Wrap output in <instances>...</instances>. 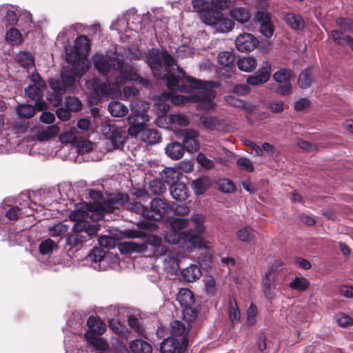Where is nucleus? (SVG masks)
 I'll list each match as a JSON object with an SVG mask.
<instances>
[{
  "mask_svg": "<svg viewBox=\"0 0 353 353\" xmlns=\"http://www.w3.org/2000/svg\"><path fill=\"white\" fill-rule=\"evenodd\" d=\"M183 83L181 85L180 92L190 93L194 89L201 90L202 93L194 96L195 102H203L208 104L210 103L216 97L215 88H219L221 84L214 81H202L197 79L192 76H186L184 73Z\"/></svg>",
  "mask_w": 353,
  "mask_h": 353,
  "instance_id": "obj_1",
  "label": "nucleus"
},
{
  "mask_svg": "<svg viewBox=\"0 0 353 353\" xmlns=\"http://www.w3.org/2000/svg\"><path fill=\"white\" fill-rule=\"evenodd\" d=\"M147 59L148 65L157 78H162L167 74L168 69L175 63L174 58L166 50L159 51L153 48L149 51Z\"/></svg>",
  "mask_w": 353,
  "mask_h": 353,
  "instance_id": "obj_2",
  "label": "nucleus"
},
{
  "mask_svg": "<svg viewBox=\"0 0 353 353\" xmlns=\"http://www.w3.org/2000/svg\"><path fill=\"white\" fill-rule=\"evenodd\" d=\"M137 208H142V215L145 219L160 221L173 210V206L165 199L155 198L150 202V209L145 208L141 203L135 204Z\"/></svg>",
  "mask_w": 353,
  "mask_h": 353,
  "instance_id": "obj_3",
  "label": "nucleus"
},
{
  "mask_svg": "<svg viewBox=\"0 0 353 353\" xmlns=\"http://www.w3.org/2000/svg\"><path fill=\"white\" fill-rule=\"evenodd\" d=\"M90 50L89 38L85 35L79 36L74 41V48L66 50V61L72 65H78L81 59L88 57Z\"/></svg>",
  "mask_w": 353,
  "mask_h": 353,
  "instance_id": "obj_4",
  "label": "nucleus"
},
{
  "mask_svg": "<svg viewBox=\"0 0 353 353\" xmlns=\"http://www.w3.org/2000/svg\"><path fill=\"white\" fill-rule=\"evenodd\" d=\"M92 59L94 68L103 75H107L111 70L117 71L123 63L122 59L102 54H94Z\"/></svg>",
  "mask_w": 353,
  "mask_h": 353,
  "instance_id": "obj_5",
  "label": "nucleus"
},
{
  "mask_svg": "<svg viewBox=\"0 0 353 353\" xmlns=\"http://www.w3.org/2000/svg\"><path fill=\"white\" fill-rule=\"evenodd\" d=\"M132 232L133 235L132 237L141 238L145 245L152 247L149 255L152 254L155 256H163L167 253L168 249L166 246L162 244L163 239L161 237L151 234H145L141 231H134Z\"/></svg>",
  "mask_w": 353,
  "mask_h": 353,
  "instance_id": "obj_6",
  "label": "nucleus"
},
{
  "mask_svg": "<svg viewBox=\"0 0 353 353\" xmlns=\"http://www.w3.org/2000/svg\"><path fill=\"white\" fill-rule=\"evenodd\" d=\"M188 339L183 336L181 339L169 336L161 343V353H185L188 345Z\"/></svg>",
  "mask_w": 353,
  "mask_h": 353,
  "instance_id": "obj_7",
  "label": "nucleus"
},
{
  "mask_svg": "<svg viewBox=\"0 0 353 353\" xmlns=\"http://www.w3.org/2000/svg\"><path fill=\"white\" fill-rule=\"evenodd\" d=\"M176 136L182 139V145L187 151L192 152L199 150V134L196 131L190 128L182 129L176 131Z\"/></svg>",
  "mask_w": 353,
  "mask_h": 353,
  "instance_id": "obj_8",
  "label": "nucleus"
},
{
  "mask_svg": "<svg viewBox=\"0 0 353 353\" xmlns=\"http://www.w3.org/2000/svg\"><path fill=\"white\" fill-rule=\"evenodd\" d=\"M272 65L268 61H263L255 75L249 76L246 82L253 86H259L267 83L270 78Z\"/></svg>",
  "mask_w": 353,
  "mask_h": 353,
  "instance_id": "obj_9",
  "label": "nucleus"
},
{
  "mask_svg": "<svg viewBox=\"0 0 353 353\" xmlns=\"http://www.w3.org/2000/svg\"><path fill=\"white\" fill-rule=\"evenodd\" d=\"M271 14L265 10H259L256 12L255 19L260 24L261 34L267 38H270L274 32V26L271 21Z\"/></svg>",
  "mask_w": 353,
  "mask_h": 353,
  "instance_id": "obj_10",
  "label": "nucleus"
},
{
  "mask_svg": "<svg viewBox=\"0 0 353 353\" xmlns=\"http://www.w3.org/2000/svg\"><path fill=\"white\" fill-rule=\"evenodd\" d=\"M258 44L259 40L251 33L240 34L235 40L236 49L242 52L252 51Z\"/></svg>",
  "mask_w": 353,
  "mask_h": 353,
  "instance_id": "obj_11",
  "label": "nucleus"
},
{
  "mask_svg": "<svg viewBox=\"0 0 353 353\" xmlns=\"http://www.w3.org/2000/svg\"><path fill=\"white\" fill-rule=\"evenodd\" d=\"M90 88L96 94L90 99V102L97 103L100 97H108L111 93V87L109 83L101 82L98 79H94L90 83Z\"/></svg>",
  "mask_w": 353,
  "mask_h": 353,
  "instance_id": "obj_12",
  "label": "nucleus"
},
{
  "mask_svg": "<svg viewBox=\"0 0 353 353\" xmlns=\"http://www.w3.org/2000/svg\"><path fill=\"white\" fill-rule=\"evenodd\" d=\"M275 273L272 270H268L262 277V290L265 297L272 300L274 297V290L275 288Z\"/></svg>",
  "mask_w": 353,
  "mask_h": 353,
  "instance_id": "obj_13",
  "label": "nucleus"
},
{
  "mask_svg": "<svg viewBox=\"0 0 353 353\" xmlns=\"http://www.w3.org/2000/svg\"><path fill=\"white\" fill-rule=\"evenodd\" d=\"M128 201L129 196L127 194H113L107 201H103L101 208L107 212H112L114 209L118 208L117 205H123Z\"/></svg>",
  "mask_w": 353,
  "mask_h": 353,
  "instance_id": "obj_14",
  "label": "nucleus"
},
{
  "mask_svg": "<svg viewBox=\"0 0 353 353\" xmlns=\"http://www.w3.org/2000/svg\"><path fill=\"white\" fill-rule=\"evenodd\" d=\"M120 252L123 254H132V253H139V254H147L149 248L144 242L137 243L133 241L123 242L119 245Z\"/></svg>",
  "mask_w": 353,
  "mask_h": 353,
  "instance_id": "obj_15",
  "label": "nucleus"
},
{
  "mask_svg": "<svg viewBox=\"0 0 353 353\" xmlns=\"http://www.w3.org/2000/svg\"><path fill=\"white\" fill-rule=\"evenodd\" d=\"M139 121V116L138 114L130 115L128 117V123L130 124V127L128 129L129 135L136 137L139 134L142 136V132L145 130L147 125L143 121Z\"/></svg>",
  "mask_w": 353,
  "mask_h": 353,
  "instance_id": "obj_16",
  "label": "nucleus"
},
{
  "mask_svg": "<svg viewBox=\"0 0 353 353\" xmlns=\"http://www.w3.org/2000/svg\"><path fill=\"white\" fill-rule=\"evenodd\" d=\"M120 74L117 77V81L125 83L128 81H136L139 79V74L131 65H125L123 61V65L119 68Z\"/></svg>",
  "mask_w": 353,
  "mask_h": 353,
  "instance_id": "obj_17",
  "label": "nucleus"
},
{
  "mask_svg": "<svg viewBox=\"0 0 353 353\" xmlns=\"http://www.w3.org/2000/svg\"><path fill=\"white\" fill-rule=\"evenodd\" d=\"M89 330L94 335H102L106 330V325L98 316H91L87 320Z\"/></svg>",
  "mask_w": 353,
  "mask_h": 353,
  "instance_id": "obj_18",
  "label": "nucleus"
},
{
  "mask_svg": "<svg viewBox=\"0 0 353 353\" xmlns=\"http://www.w3.org/2000/svg\"><path fill=\"white\" fill-rule=\"evenodd\" d=\"M224 100L228 104L239 108L248 113H252L256 110V105L251 102L238 99L233 95L225 96Z\"/></svg>",
  "mask_w": 353,
  "mask_h": 353,
  "instance_id": "obj_19",
  "label": "nucleus"
},
{
  "mask_svg": "<svg viewBox=\"0 0 353 353\" xmlns=\"http://www.w3.org/2000/svg\"><path fill=\"white\" fill-rule=\"evenodd\" d=\"M229 15L232 20L240 23L248 22L251 17L250 10L244 7H235L230 9Z\"/></svg>",
  "mask_w": 353,
  "mask_h": 353,
  "instance_id": "obj_20",
  "label": "nucleus"
},
{
  "mask_svg": "<svg viewBox=\"0 0 353 353\" xmlns=\"http://www.w3.org/2000/svg\"><path fill=\"white\" fill-rule=\"evenodd\" d=\"M166 154L174 160L181 159L184 154L185 149L183 145L177 141L168 143L165 148Z\"/></svg>",
  "mask_w": 353,
  "mask_h": 353,
  "instance_id": "obj_21",
  "label": "nucleus"
},
{
  "mask_svg": "<svg viewBox=\"0 0 353 353\" xmlns=\"http://www.w3.org/2000/svg\"><path fill=\"white\" fill-rule=\"evenodd\" d=\"M159 79H165L168 89L172 92L178 91L181 89V83H183V79L175 75L170 72V68L168 69V74Z\"/></svg>",
  "mask_w": 353,
  "mask_h": 353,
  "instance_id": "obj_22",
  "label": "nucleus"
},
{
  "mask_svg": "<svg viewBox=\"0 0 353 353\" xmlns=\"http://www.w3.org/2000/svg\"><path fill=\"white\" fill-rule=\"evenodd\" d=\"M201 275V270L196 265H190L181 272V276L186 282H194L200 279Z\"/></svg>",
  "mask_w": 353,
  "mask_h": 353,
  "instance_id": "obj_23",
  "label": "nucleus"
},
{
  "mask_svg": "<svg viewBox=\"0 0 353 353\" xmlns=\"http://www.w3.org/2000/svg\"><path fill=\"white\" fill-rule=\"evenodd\" d=\"M284 19L287 24L294 30H302L305 28V23L299 14L288 12L285 15Z\"/></svg>",
  "mask_w": 353,
  "mask_h": 353,
  "instance_id": "obj_24",
  "label": "nucleus"
},
{
  "mask_svg": "<svg viewBox=\"0 0 353 353\" xmlns=\"http://www.w3.org/2000/svg\"><path fill=\"white\" fill-rule=\"evenodd\" d=\"M170 191L172 198L176 201H185L188 196V188L182 183L172 185Z\"/></svg>",
  "mask_w": 353,
  "mask_h": 353,
  "instance_id": "obj_25",
  "label": "nucleus"
},
{
  "mask_svg": "<svg viewBox=\"0 0 353 353\" xmlns=\"http://www.w3.org/2000/svg\"><path fill=\"white\" fill-rule=\"evenodd\" d=\"M84 338L90 345L97 350L105 351L109 347L108 343L103 339L98 337L91 332H85Z\"/></svg>",
  "mask_w": 353,
  "mask_h": 353,
  "instance_id": "obj_26",
  "label": "nucleus"
},
{
  "mask_svg": "<svg viewBox=\"0 0 353 353\" xmlns=\"http://www.w3.org/2000/svg\"><path fill=\"white\" fill-rule=\"evenodd\" d=\"M170 332L172 337L181 339L185 336L188 339L189 329H188L185 324L178 320H175L170 323Z\"/></svg>",
  "mask_w": 353,
  "mask_h": 353,
  "instance_id": "obj_27",
  "label": "nucleus"
},
{
  "mask_svg": "<svg viewBox=\"0 0 353 353\" xmlns=\"http://www.w3.org/2000/svg\"><path fill=\"white\" fill-rule=\"evenodd\" d=\"M141 139L148 145H154L161 141V135L157 130L145 127L142 132Z\"/></svg>",
  "mask_w": 353,
  "mask_h": 353,
  "instance_id": "obj_28",
  "label": "nucleus"
},
{
  "mask_svg": "<svg viewBox=\"0 0 353 353\" xmlns=\"http://www.w3.org/2000/svg\"><path fill=\"white\" fill-rule=\"evenodd\" d=\"M221 17H222V13L220 11L211 8L201 15L203 22L214 28L217 25V22Z\"/></svg>",
  "mask_w": 353,
  "mask_h": 353,
  "instance_id": "obj_29",
  "label": "nucleus"
},
{
  "mask_svg": "<svg viewBox=\"0 0 353 353\" xmlns=\"http://www.w3.org/2000/svg\"><path fill=\"white\" fill-rule=\"evenodd\" d=\"M210 186V179L206 176L200 177L191 183V187L197 195L204 194Z\"/></svg>",
  "mask_w": 353,
  "mask_h": 353,
  "instance_id": "obj_30",
  "label": "nucleus"
},
{
  "mask_svg": "<svg viewBox=\"0 0 353 353\" xmlns=\"http://www.w3.org/2000/svg\"><path fill=\"white\" fill-rule=\"evenodd\" d=\"M310 285V282L308 279L303 276H296L290 283L288 287L295 291L303 292H306Z\"/></svg>",
  "mask_w": 353,
  "mask_h": 353,
  "instance_id": "obj_31",
  "label": "nucleus"
},
{
  "mask_svg": "<svg viewBox=\"0 0 353 353\" xmlns=\"http://www.w3.org/2000/svg\"><path fill=\"white\" fill-rule=\"evenodd\" d=\"M130 348L133 353H152L151 345L143 339H136L131 342Z\"/></svg>",
  "mask_w": 353,
  "mask_h": 353,
  "instance_id": "obj_32",
  "label": "nucleus"
},
{
  "mask_svg": "<svg viewBox=\"0 0 353 353\" xmlns=\"http://www.w3.org/2000/svg\"><path fill=\"white\" fill-rule=\"evenodd\" d=\"M236 57L233 52L225 51L218 55V62L222 66L236 68Z\"/></svg>",
  "mask_w": 353,
  "mask_h": 353,
  "instance_id": "obj_33",
  "label": "nucleus"
},
{
  "mask_svg": "<svg viewBox=\"0 0 353 353\" xmlns=\"http://www.w3.org/2000/svg\"><path fill=\"white\" fill-rule=\"evenodd\" d=\"M84 241H87V236L83 234L72 232L67 235L66 243L70 246V249H80Z\"/></svg>",
  "mask_w": 353,
  "mask_h": 353,
  "instance_id": "obj_34",
  "label": "nucleus"
},
{
  "mask_svg": "<svg viewBox=\"0 0 353 353\" xmlns=\"http://www.w3.org/2000/svg\"><path fill=\"white\" fill-rule=\"evenodd\" d=\"M16 61L20 66L29 69L34 65V57L27 51H20L16 55Z\"/></svg>",
  "mask_w": 353,
  "mask_h": 353,
  "instance_id": "obj_35",
  "label": "nucleus"
},
{
  "mask_svg": "<svg viewBox=\"0 0 353 353\" xmlns=\"http://www.w3.org/2000/svg\"><path fill=\"white\" fill-rule=\"evenodd\" d=\"M236 64L240 70L247 72L253 71L257 65L256 60L251 57L239 59Z\"/></svg>",
  "mask_w": 353,
  "mask_h": 353,
  "instance_id": "obj_36",
  "label": "nucleus"
},
{
  "mask_svg": "<svg viewBox=\"0 0 353 353\" xmlns=\"http://www.w3.org/2000/svg\"><path fill=\"white\" fill-rule=\"evenodd\" d=\"M313 80L312 70L306 68L299 74L298 84L301 88L307 89L311 86Z\"/></svg>",
  "mask_w": 353,
  "mask_h": 353,
  "instance_id": "obj_37",
  "label": "nucleus"
},
{
  "mask_svg": "<svg viewBox=\"0 0 353 353\" xmlns=\"http://www.w3.org/2000/svg\"><path fill=\"white\" fill-rule=\"evenodd\" d=\"M108 110L113 117H121L128 112V108L119 101H112L108 105Z\"/></svg>",
  "mask_w": 353,
  "mask_h": 353,
  "instance_id": "obj_38",
  "label": "nucleus"
},
{
  "mask_svg": "<svg viewBox=\"0 0 353 353\" xmlns=\"http://www.w3.org/2000/svg\"><path fill=\"white\" fill-rule=\"evenodd\" d=\"M15 111L19 118L30 119L35 114L33 105L28 103L19 104L16 106Z\"/></svg>",
  "mask_w": 353,
  "mask_h": 353,
  "instance_id": "obj_39",
  "label": "nucleus"
},
{
  "mask_svg": "<svg viewBox=\"0 0 353 353\" xmlns=\"http://www.w3.org/2000/svg\"><path fill=\"white\" fill-rule=\"evenodd\" d=\"M45 89L40 88L38 85H30L24 90L26 97L31 100L43 99V91Z\"/></svg>",
  "mask_w": 353,
  "mask_h": 353,
  "instance_id": "obj_40",
  "label": "nucleus"
},
{
  "mask_svg": "<svg viewBox=\"0 0 353 353\" xmlns=\"http://www.w3.org/2000/svg\"><path fill=\"white\" fill-rule=\"evenodd\" d=\"M6 39L12 46L20 45L23 41L20 31L15 28H10L7 30Z\"/></svg>",
  "mask_w": 353,
  "mask_h": 353,
  "instance_id": "obj_41",
  "label": "nucleus"
},
{
  "mask_svg": "<svg viewBox=\"0 0 353 353\" xmlns=\"http://www.w3.org/2000/svg\"><path fill=\"white\" fill-rule=\"evenodd\" d=\"M59 131V128L57 125H50L46 130L39 132L37 138L41 141H48L55 137Z\"/></svg>",
  "mask_w": 353,
  "mask_h": 353,
  "instance_id": "obj_42",
  "label": "nucleus"
},
{
  "mask_svg": "<svg viewBox=\"0 0 353 353\" xmlns=\"http://www.w3.org/2000/svg\"><path fill=\"white\" fill-rule=\"evenodd\" d=\"M234 27V22L232 19L228 17H225L222 14L217 22V25L214 27V28L221 32H228L232 30Z\"/></svg>",
  "mask_w": 353,
  "mask_h": 353,
  "instance_id": "obj_43",
  "label": "nucleus"
},
{
  "mask_svg": "<svg viewBox=\"0 0 353 353\" xmlns=\"http://www.w3.org/2000/svg\"><path fill=\"white\" fill-rule=\"evenodd\" d=\"M240 310L234 299L229 301V317L232 325H235L240 321Z\"/></svg>",
  "mask_w": 353,
  "mask_h": 353,
  "instance_id": "obj_44",
  "label": "nucleus"
},
{
  "mask_svg": "<svg viewBox=\"0 0 353 353\" xmlns=\"http://www.w3.org/2000/svg\"><path fill=\"white\" fill-rule=\"evenodd\" d=\"M273 79L279 83L291 82L292 77V72L291 70L287 68H281L274 73Z\"/></svg>",
  "mask_w": 353,
  "mask_h": 353,
  "instance_id": "obj_45",
  "label": "nucleus"
},
{
  "mask_svg": "<svg viewBox=\"0 0 353 353\" xmlns=\"http://www.w3.org/2000/svg\"><path fill=\"white\" fill-rule=\"evenodd\" d=\"M185 241H189L194 247L201 248L202 247V239L199 234H195L193 230H188L181 232V234Z\"/></svg>",
  "mask_w": 353,
  "mask_h": 353,
  "instance_id": "obj_46",
  "label": "nucleus"
},
{
  "mask_svg": "<svg viewBox=\"0 0 353 353\" xmlns=\"http://www.w3.org/2000/svg\"><path fill=\"white\" fill-rule=\"evenodd\" d=\"M57 248L56 243L51 239L42 241L39 247V252L43 255L50 254Z\"/></svg>",
  "mask_w": 353,
  "mask_h": 353,
  "instance_id": "obj_47",
  "label": "nucleus"
},
{
  "mask_svg": "<svg viewBox=\"0 0 353 353\" xmlns=\"http://www.w3.org/2000/svg\"><path fill=\"white\" fill-rule=\"evenodd\" d=\"M330 37L332 38L333 41L340 46L348 45L347 38L350 35H345L341 30H333L330 32Z\"/></svg>",
  "mask_w": 353,
  "mask_h": 353,
  "instance_id": "obj_48",
  "label": "nucleus"
},
{
  "mask_svg": "<svg viewBox=\"0 0 353 353\" xmlns=\"http://www.w3.org/2000/svg\"><path fill=\"white\" fill-rule=\"evenodd\" d=\"M238 239L244 242H250L255 237L254 231L250 227H244L237 232Z\"/></svg>",
  "mask_w": 353,
  "mask_h": 353,
  "instance_id": "obj_49",
  "label": "nucleus"
},
{
  "mask_svg": "<svg viewBox=\"0 0 353 353\" xmlns=\"http://www.w3.org/2000/svg\"><path fill=\"white\" fill-rule=\"evenodd\" d=\"M65 105L70 112H79L82 109L81 101L75 97H69L65 99Z\"/></svg>",
  "mask_w": 353,
  "mask_h": 353,
  "instance_id": "obj_50",
  "label": "nucleus"
},
{
  "mask_svg": "<svg viewBox=\"0 0 353 353\" xmlns=\"http://www.w3.org/2000/svg\"><path fill=\"white\" fill-rule=\"evenodd\" d=\"M236 165L241 170L252 172L254 170V166L253 162L248 158L239 157L236 161Z\"/></svg>",
  "mask_w": 353,
  "mask_h": 353,
  "instance_id": "obj_51",
  "label": "nucleus"
},
{
  "mask_svg": "<svg viewBox=\"0 0 353 353\" xmlns=\"http://www.w3.org/2000/svg\"><path fill=\"white\" fill-rule=\"evenodd\" d=\"M150 189L152 194L158 195L163 193L166 190V186L161 180L153 179L150 182Z\"/></svg>",
  "mask_w": 353,
  "mask_h": 353,
  "instance_id": "obj_52",
  "label": "nucleus"
},
{
  "mask_svg": "<svg viewBox=\"0 0 353 353\" xmlns=\"http://www.w3.org/2000/svg\"><path fill=\"white\" fill-rule=\"evenodd\" d=\"M179 173L175 169L168 168L164 170L163 177L166 183L174 185L179 179Z\"/></svg>",
  "mask_w": 353,
  "mask_h": 353,
  "instance_id": "obj_53",
  "label": "nucleus"
},
{
  "mask_svg": "<svg viewBox=\"0 0 353 353\" xmlns=\"http://www.w3.org/2000/svg\"><path fill=\"white\" fill-rule=\"evenodd\" d=\"M193 294L187 289L181 290L177 296V300L181 305H185V307L189 306L192 303Z\"/></svg>",
  "mask_w": 353,
  "mask_h": 353,
  "instance_id": "obj_54",
  "label": "nucleus"
},
{
  "mask_svg": "<svg viewBox=\"0 0 353 353\" xmlns=\"http://www.w3.org/2000/svg\"><path fill=\"white\" fill-rule=\"evenodd\" d=\"M90 214H88V212L82 208L77 209L70 212V219L73 221H85L86 219L89 218Z\"/></svg>",
  "mask_w": 353,
  "mask_h": 353,
  "instance_id": "obj_55",
  "label": "nucleus"
},
{
  "mask_svg": "<svg viewBox=\"0 0 353 353\" xmlns=\"http://www.w3.org/2000/svg\"><path fill=\"white\" fill-rule=\"evenodd\" d=\"M218 185L219 190L223 192L231 193L234 192L236 190L233 182L228 179H223L219 180Z\"/></svg>",
  "mask_w": 353,
  "mask_h": 353,
  "instance_id": "obj_56",
  "label": "nucleus"
},
{
  "mask_svg": "<svg viewBox=\"0 0 353 353\" xmlns=\"http://www.w3.org/2000/svg\"><path fill=\"white\" fill-rule=\"evenodd\" d=\"M336 23L345 32L353 31V21L346 17H339L336 19Z\"/></svg>",
  "mask_w": 353,
  "mask_h": 353,
  "instance_id": "obj_57",
  "label": "nucleus"
},
{
  "mask_svg": "<svg viewBox=\"0 0 353 353\" xmlns=\"http://www.w3.org/2000/svg\"><path fill=\"white\" fill-rule=\"evenodd\" d=\"M192 3L194 11L201 14L210 9V3L205 0H192Z\"/></svg>",
  "mask_w": 353,
  "mask_h": 353,
  "instance_id": "obj_58",
  "label": "nucleus"
},
{
  "mask_svg": "<svg viewBox=\"0 0 353 353\" xmlns=\"http://www.w3.org/2000/svg\"><path fill=\"white\" fill-rule=\"evenodd\" d=\"M274 91L281 97L288 96L292 92V83L288 81L287 83H280L275 88Z\"/></svg>",
  "mask_w": 353,
  "mask_h": 353,
  "instance_id": "obj_59",
  "label": "nucleus"
},
{
  "mask_svg": "<svg viewBox=\"0 0 353 353\" xmlns=\"http://www.w3.org/2000/svg\"><path fill=\"white\" fill-rule=\"evenodd\" d=\"M110 139L114 146L119 148L123 147L125 143V137L123 135L121 132L116 130L112 132Z\"/></svg>",
  "mask_w": 353,
  "mask_h": 353,
  "instance_id": "obj_60",
  "label": "nucleus"
},
{
  "mask_svg": "<svg viewBox=\"0 0 353 353\" xmlns=\"http://www.w3.org/2000/svg\"><path fill=\"white\" fill-rule=\"evenodd\" d=\"M105 256V252L102 248H94L92 250L88 256L93 262L101 261Z\"/></svg>",
  "mask_w": 353,
  "mask_h": 353,
  "instance_id": "obj_61",
  "label": "nucleus"
},
{
  "mask_svg": "<svg viewBox=\"0 0 353 353\" xmlns=\"http://www.w3.org/2000/svg\"><path fill=\"white\" fill-rule=\"evenodd\" d=\"M145 219L146 220H141L137 223V227L139 229L153 232L159 228L156 223L152 222L153 220H149L147 219Z\"/></svg>",
  "mask_w": 353,
  "mask_h": 353,
  "instance_id": "obj_62",
  "label": "nucleus"
},
{
  "mask_svg": "<svg viewBox=\"0 0 353 353\" xmlns=\"http://www.w3.org/2000/svg\"><path fill=\"white\" fill-rule=\"evenodd\" d=\"M258 308L256 305L251 303L247 310V322L249 325H253L256 323V317Z\"/></svg>",
  "mask_w": 353,
  "mask_h": 353,
  "instance_id": "obj_63",
  "label": "nucleus"
},
{
  "mask_svg": "<svg viewBox=\"0 0 353 353\" xmlns=\"http://www.w3.org/2000/svg\"><path fill=\"white\" fill-rule=\"evenodd\" d=\"M47 100L54 107H58L61 104L63 101L61 93L58 92H48L47 94Z\"/></svg>",
  "mask_w": 353,
  "mask_h": 353,
  "instance_id": "obj_64",
  "label": "nucleus"
}]
</instances>
